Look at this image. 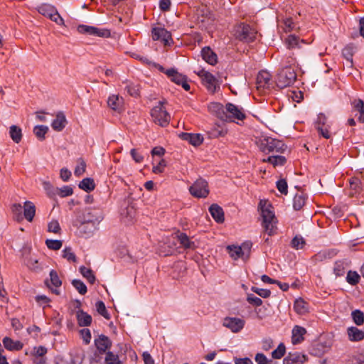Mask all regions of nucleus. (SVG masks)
Listing matches in <instances>:
<instances>
[{"mask_svg":"<svg viewBox=\"0 0 364 364\" xmlns=\"http://www.w3.org/2000/svg\"><path fill=\"white\" fill-rule=\"evenodd\" d=\"M296 80V73L293 68L285 66L277 74V86L281 89L292 85Z\"/></svg>","mask_w":364,"mask_h":364,"instance_id":"1","label":"nucleus"},{"mask_svg":"<svg viewBox=\"0 0 364 364\" xmlns=\"http://www.w3.org/2000/svg\"><path fill=\"white\" fill-rule=\"evenodd\" d=\"M260 149L265 154H282L287 149L284 143L280 140L267 138L261 141Z\"/></svg>","mask_w":364,"mask_h":364,"instance_id":"2","label":"nucleus"},{"mask_svg":"<svg viewBox=\"0 0 364 364\" xmlns=\"http://www.w3.org/2000/svg\"><path fill=\"white\" fill-rule=\"evenodd\" d=\"M151 116L154 122L161 127H166L170 122V114L167 112L163 105L162 102H159L151 110Z\"/></svg>","mask_w":364,"mask_h":364,"instance_id":"3","label":"nucleus"},{"mask_svg":"<svg viewBox=\"0 0 364 364\" xmlns=\"http://www.w3.org/2000/svg\"><path fill=\"white\" fill-rule=\"evenodd\" d=\"M225 114L227 117L225 118L224 122H226L238 124L239 121H243L246 118L244 109L230 102L226 104Z\"/></svg>","mask_w":364,"mask_h":364,"instance_id":"4","label":"nucleus"},{"mask_svg":"<svg viewBox=\"0 0 364 364\" xmlns=\"http://www.w3.org/2000/svg\"><path fill=\"white\" fill-rule=\"evenodd\" d=\"M237 39L247 43L252 42L256 38V31L249 25L241 23L235 30Z\"/></svg>","mask_w":364,"mask_h":364,"instance_id":"5","label":"nucleus"},{"mask_svg":"<svg viewBox=\"0 0 364 364\" xmlns=\"http://www.w3.org/2000/svg\"><path fill=\"white\" fill-rule=\"evenodd\" d=\"M198 75L208 92L215 93L220 88L217 78L212 73L202 70L198 73Z\"/></svg>","mask_w":364,"mask_h":364,"instance_id":"6","label":"nucleus"},{"mask_svg":"<svg viewBox=\"0 0 364 364\" xmlns=\"http://www.w3.org/2000/svg\"><path fill=\"white\" fill-rule=\"evenodd\" d=\"M189 191L196 198H206L209 193L208 182L204 179L199 178L190 186Z\"/></svg>","mask_w":364,"mask_h":364,"instance_id":"7","label":"nucleus"},{"mask_svg":"<svg viewBox=\"0 0 364 364\" xmlns=\"http://www.w3.org/2000/svg\"><path fill=\"white\" fill-rule=\"evenodd\" d=\"M315 127L319 134L323 138L330 139L331 137V126L328 123L327 117L325 114L320 113L318 115Z\"/></svg>","mask_w":364,"mask_h":364,"instance_id":"8","label":"nucleus"},{"mask_svg":"<svg viewBox=\"0 0 364 364\" xmlns=\"http://www.w3.org/2000/svg\"><path fill=\"white\" fill-rule=\"evenodd\" d=\"M77 30L80 33L88 34L94 36L108 37L110 35V32L107 29H101L95 26L83 24L79 25Z\"/></svg>","mask_w":364,"mask_h":364,"instance_id":"9","label":"nucleus"},{"mask_svg":"<svg viewBox=\"0 0 364 364\" xmlns=\"http://www.w3.org/2000/svg\"><path fill=\"white\" fill-rule=\"evenodd\" d=\"M166 74L172 82L181 85L186 91L190 90V85L187 82L186 76L178 73L176 70L173 68L168 69L166 71Z\"/></svg>","mask_w":364,"mask_h":364,"instance_id":"10","label":"nucleus"},{"mask_svg":"<svg viewBox=\"0 0 364 364\" xmlns=\"http://www.w3.org/2000/svg\"><path fill=\"white\" fill-rule=\"evenodd\" d=\"M245 320L236 317H225L223 325L233 333L240 332L245 326Z\"/></svg>","mask_w":364,"mask_h":364,"instance_id":"11","label":"nucleus"},{"mask_svg":"<svg viewBox=\"0 0 364 364\" xmlns=\"http://www.w3.org/2000/svg\"><path fill=\"white\" fill-rule=\"evenodd\" d=\"M256 85L258 90H269L272 85L270 73L264 70L259 72L257 76Z\"/></svg>","mask_w":364,"mask_h":364,"instance_id":"12","label":"nucleus"},{"mask_svg":"<svg viewBox=\"0 0 364 364\" xmlns=\"http://www.w3.org/2000/svg\"><path fill=\"white\" fill-rule=\"evenodd\" d=\"M50 280H46V284L47 287L52 291L53 293L56 295L60 294V291L58 288L61 286L62 282L58 277L57 272L54 269H52L50 272Z\"/></svg>","mask_w":364,"mask_h":364,"instance_id":"13","label":"nucleus"},{"mask_svg":"<svg viewBox=\"0 0 364 364\" xmlns=\"http://www.w3.org/2000/svg\"><path fill=\"white\" fill-rule=\"evenodd\" d=\"M154 41H161L165 45L169 44L171 41V33L164 28H154L151 31Z\"/></svg>","mask_w":364,"mask_h":364,"instance_id":"14","label":"nucleus"},{"mask_svg":"<svg viewBox=\"0 0 364 364\" xmlns=\"http://www.w3.org/2000/svg\"><path fill=\"white\" fill-rule=\"evenodd\" d=\"M208 110L212 114H215L218 118L224 122L225 118L227 117L225 114L226 105L223 106L220 102H210L208 106Z\"/></svg>","mask_w":364,"mask_h":364,"instance_id":"15","label":"nucleus"},{"mask_svg":"<svg viewBox=\"0 0 364 364\" xmlns=\"http://www.w3.org/2000/svg\"><path fill=\"white\" fill-rule=\"evenodd\" d=\"M259 207L261 210V215L262 217V221L276 220L273 208L270 204H268L266 201L260 200Z\"/></svg>","mask_w":364,"mask_h":364,"instance_id":"16","label":"nucleus"},{"mask_svg":"<svg viewBox=\"0 0 364 364\" xmlns=\"http://www.w3.org/2000/svg\"><path fill=\"white\" fill-rule=\"evenodd\" d=\"M95 344L98 351L103 353H107L106 350L111 348L112 342L107 336L100 335L95 340Z\"/></svg>","mask_w":364,"mask_h":364,"instance_id":"17","label":"nucleus"},{"mask_svg":"<svg viewBox=\"0 0 364 364\" xmlns=\"http://www.w3.org/2000/svg\"><path fill=\"white\" fill-rule=\"evenodd\" d=\"M180 137L194 146L200 145L203 141V137L200 134L183 132L180 134Z\"/></svg>","mask_w":364,"mask_h":364,"instance_id":"18","label":"nucleus"},{"mask_svg":"<svg viewBox=\"0 0 364 364\" xmlns=\"http://www.w3.org/2000/svg\"><path fill=\"white\" fill-rule=\"evenodd\" d=\"M228 133V129L225 124H215L208 132L210 138L217 139L225 136Z\"/></svg>","mask_w":364,"mask_h":364,"instance_id":"19","label":"nucleus"},{"mask_svg":"<svg viewBox=\"0 0 364 364\" xmlns=\"http://www.w3.org/2000/svg\"><path fill=\"white\" fill-rule=\"evenodd\" d=\"M305 328L300 326H295L292 329L291 343L294 345L301 343L304 340V336L306 334Z\"/></svg>","mask_w":364,"mask_h":364,"instance_id":"20","label":"nucleus"},{"mask_svg":"<svg viewBox=\"0 0 364 364\" xmlns=\"http://www.w3.org/2000/svg\"><path fill=\"white\" fill-rule=\"evenodd\" d=\"M102 220L101 215H94L91 211L87 213L85 220L82 222V229L86 225H91L92 228H96V224H98Z\"/></svg>","mask_w":364,"mask_h":364,"instance_id":"21","label":"nucleus"},{"mask_svg":"<svg viewBox=\"0 0 364 364\" xmlns=\"http://www.w3.org/2000/svg\"><path fill=\"white\" fill-rule=\"evenodd\" d=\"M67 124V120L65 114L62 112H59L55 117V119L52 122L51 127L53 130L56 132L62 131Z\"/></svg>","mask_w":364,"mask_h":364,"instance_id":"22","label":"nucleus"},{"mask_svg":"<svg viewBox=\"0 0 364 364\" xmlns=\"http://www.w3.org/2000/svg\"><path fill=\"white\" fill-rule=\"evenodd\" d=\"M201 55L203 59L210 65H214L218 62L217 55L210 47L203 48L201 50Z\"/></svg>","mask_w":364,"mask_h":364,"instance_id":"23","label":"nucleus"},{"mask_svg":"<svg viewBox=\"0 0 364 364\" xmlns=\"http://www.w3.org/2000/svg\"><path fill=\"white\" fill-rule=\"evenodd\" d=\"M347 334L348 339L353 342H358L364 339V331L355 326L348 328Z\"/></svg>","mask_w":364,"mask_h":364,"instance_id":"24","label":"nucleus"},{"mask_svg":"<svg viewBox=\"0 0 364 364\" xmlns=\"http://www.w3.org/2000/svg\"><path fill=\"white\" fill-rule=\"evenodd\" d=\"M76 318L80 326H89L92 321V316L81 309L77 311Z\"/></svg>","mask_w":364,"mask_h":364,"instance_id":"25","label":"nucleus"},{"mask_svg":"<svg viewBox=\"0 0 364 364\" xmlns=\"http://www.w3.org/2000/svg\"><path fill=\"white\" fill-rule=\"evenodd\" d=\"M209 212L217 223L224 221V212L223 208L217 204H213L209 208Z\"/></svg>","mask_w":364,"mask_h":364,"instance_id":"26","label":"nucleus"},{"mask_svg":"<svg viewBox=\"0 0 364 364\" xmlns=\"http://www.w3.org/2000/svg\"><path fill=\"white\" fill-rule=\"evenodd\" d=\"M227 250L230 257L234 260H237L239 258L246 259L244 256V252H242V247H240L239 245H228L227 247Z\"/></svg>","mask_w":364,"mask_h":364,"instance_id":"27","label":"nucleus"},{"mask_svg":"<svg viewBox=\"0 0 364 364\" xmlns=\"http://www.w3.org/2000/svg\"><path fill=\"white\" fill-rule=\"evenodd\" d=\"M36 214V207L31 201H26L23 205V215L28 221L31 222Z\"/></svg>","mask_w":364,"mask_h":364,"instance_id":"28","label":"nucleus"},{"mask_svg":"<svg viewBox=\"0 0 364 364\" xmlns=\"http://www.w3.org/2000/svg\"><path fill=\"white\" fill-rule=\"evenodd\" d=\"M38 11L41 15L50 18H52L53 14L57 11V9L54 6L51 4H42L38 7Z\"/></svg>","mask_w":364,"mask_h":364,"instance_id":"29","label":"nucleus"},{"mask_svg":"<svg viewBox=\"0 0 364 364\" xmlns=\"http://www.w3.org/2000/svg\"><path fill=\"white\" fill-rule=\"evenodd\" d=\"M285 43L288 48H300V43H306L303 39H300L299 37L294 34H290L285 39Z\"/></svg>","mask_w":364,"mask_h":364,"instance_id":"30","label":"nucleus"},{"mask_svg":"<svg viewBox=\"0 0 364 364\" xmlns=\"http://www.w3.org/2000/svg\"><path fill=\"white\" fill-rule=\"evenodd\" d=\"M2 342L5 348L9 350H19L22 349L23 346L21 341H14L9 337H5Z\"/></svg>","mask_w":364,"mask_h":364,"instance_id":"31","label":"nucleus"},{"mask_svg":"<svg viewBox=\"0 0 364 364\" xmlns=\"http://www.w3.org/2000/svg\"><path fill=\"white\" fill-rule=\"evenodd\" d=\"M279 27L285 32L289 33L295 31L296 28V23H295L291 18H286L282 19L279 23Z\"/></svg>","mask_w":364,"mask_h":364,"instance_id":"32","label":"nucleus"},{"mask_svg":"<svg viewBox=\"0 0 364 364\" xmlns=\"http://www.w3.org/2000/svg\"><path fill=\"white\" fill-rule=\"evenodd\" d=\"M294 309L299 314H305L309 311L308 304L301 298L297 299L294 301Z\"/></svg>","mask_w":364,"mask_h":364,"instance_id":"33","label":"nucleus"},{"mask_svg":"<svg viewBox=\"0 0 364 364\" xmlns=\"http://www.w3.org/2000/svg\"><path fill=\"white\" fill-rule=\"evenodd\" d=\"M178 239L185 249L194 250L196 247L195 242L191 241L186 233H180Z\"/></svg>","mask_w":364,"mask_h":364,"instance_id":"34","label":"nucleus"},{"mask_svg":"<svg viewBox=\"0 0 364 364\" xmlns=\"http://www.w3.org/2000/svg\"><path fill=\"white\" fill-rule=\"evenodd\" d=\"M9 135L15 143H19L22 139L21 129L16 125H11L9 127Z\"/></svg>","mask_w":364,"mask_h":364,"instance_id":"35","label":"nucleus"},{"mask_svg":"<svg viewBox=\"0 0 364 364\" xmlns=\"http://www.w3.org/2000/svg\"><path fill=\"white\" fill-rule=\"evenodd\" d=\"M122 105V99L117 95H112L108 97L107 105L112 109L119 110Z\"/></svg>","mask_w":364,"mask_h":364,"instance_id":"36","label":"nucleus"},{"mask_svg":"<svg viewBox=\"0 0 364 364\" xmlns=\"http://www.w3.org/2000/svg\"><path fill=\"white\" fill-rule=\"evenodd\" d=\"M95 184L94 180L90 178H85L82 179L79 183V188L86 192L92 191L95 189Z\"/></svg>","mask_w":364,"mask_h":364,"instance_id":"37","label":"nucleus"},{"mask_svg":"<svg viewBox=\"0 0 364 364\" xmlns=\"http://www.w3.org/2000/svg\"><path fill=\"white\" fill-rule=\"evenodd\" d=\"M80 272L91 284L95 282L96 278L91 269L82 266L80 267Z\"/></svg>","mask_w":364,"mask_h":364,"instance_id":"38","label":"nucleus"},{"mask_svg":"<svg viewBox=\"0 0 364 364\" xmlns=\"http://www.w3.org/2000/svg\"><path fill=\"white\" fill-rule=\"evenodd\" d=\"M286 158L280 155H272L264 159V161H267L272 164L274 166H283L286 163Z\"/></svg>","mask_w":364,"mask_h":364,"instance_id":"39","label":"nucleus"},{"mask_svg":"<svg viewBox=\"0 0 364 364\" xmlns=\"http://www.w3.org/2000/svg\"><path fill=\"white\" fill-rule=\"evenodd\" d=\"M262 226L268 235L272 236L276 232V220L262 221Z\"/></svg>","mask_w":364,"mask_h":364,"instance_id":"40","label":"nucleus"},{"mask_svg":"<svg viewBox=\"0 0 364 364\" xmlns=\"http://www.w3.org/2000/svg\"><path fill=\"white\" fill-rule=\"evenodd\" d=\"M360 277L358 273L355 271H348L346 276V282L352 285L355 286L360 282Z\"/></svg>","mask_w":364,"mask_h":364,"instance_id":"41","label":"nucleus"},{"mask_svg":"<svg viewBox=\"0 0 364 364\" xmlns=\"http://www.w3.org/2000/svg\"><path fill=\"white\" fill-rule=\"evenodd\" d=\"M306 203V198L302 194H296L293 200V207L295 210H300Z\"/></svg>","mask_w":364,"mask_h":364,"instance_id":"42","label":"nucleus"},{"mask_svg":"<svg viewBox=\"0 0 364 364\" xmlns=\"http://www.w3.org/2000/svg\"><path fill=\"white\" fill-rule=\"evenodd\" d=\"M346 272V264L344 261H336L334 263L333 273L336 277L343 276Z\"/></svg>","mask_w":364,"mask_h":364,"instance_id":"43","label":"nucleus"},{"mask_svg":"<svg viewBox=\"0 0 364 364\" xmlns=\"http://www.w3.org/2000/svg\"><path fill=\"white\" fill-rule=\"evenodd\" d=\"M351 316L353 322L358 325L360 326L364 323V313L358 309L353 311L351 313Z\"/></svg>","mask_w":364,"mask_h":364,"instance_id":"44","label":"nucleus"},{"mask_svg":"<svg viewBox=\"0 0 364 364\" xmlns=\"http://www.w3.org/2000/svg\"><path fill=\"white\" fill-rule=\"evenodd\" d=\"M105 362L106 364H122V362L119 360V356L112 351H107L106 353Z\"/></svg>","mask_w":364,"mask_h":364,"instance_id":"45","label":"nucleus"},{"mask_svg":"<svg viewBox=\"0 0 364 364\" xmlns=\"http://www.w3.org/2000/svg\"><path fill=\"white\" fill-rule=\"evenodd\" d=\"M48 131V127L44 125H38L33 129L35 135L40 140H43L45 139V135Z\"/></svg>","mask_w":364,"mask_h":364,"instance_id":"46","label":"nucleus"},{"mask_svg":"<svg viewBox=\"0 0 364 364\" xmlns=\"http://www.w3.org/2000/svg\"><path fill=\"white\" fill-rule=\"evenodd\" d=\"M72 285L81 295H85L87 291L86 285L80 279H73Z\"/></svg>","mask_w":364,"mask_h":364,"instance_id":"47","label":"nucleus"},{"mask_svg":"<svg viewBox=\"0 0 364 364\" xmlns=\"http://www.w3.org/2000/svg\"><path fill=\"white\" fill-rule=\"evenodd\" d=\"M286 352V347L283 343L279 344L277 348L272 352V357L274 359L282 358Z\"/></svg>","mask_w":364,"mask_h":364,"instance_id":"48","label":"nucleus"},{"mask_svg":"<svg viewBox=\"0 0 364 364\" xmlns=\"http://www.w3.org/2000/svg\"><path fill=\"white\" fill-rule=\"evenodd\" d=\"M350 188L354 191L352 195L359 193L361 190L360 180L357 177H353L349 181Z\"/></svg>","mask_w":364,"mask_h":364,"instance_id":"49","label":"nucleus"},{"mask_svg":"<svg viewBox=\"0 0 364 364\" xmlns=\"http://www.w3.org/2000/svg\"><path fill=\"white\" fill-rule=\"evenodd\" d=\"M166 166V163L164 159H161L158 162H156V163H155V161H154L152 171L154 173H161L164 171Z\"/></svg>","mask_w":364,"mask_h":364,"instance_id":"50","label":"nucleus"},{"mask_svg":"<svg viewBox=\"0 0 364 364\" xmlns=\"http://www.w3.org/2000/svg\"><path fill=\"white\" fill-rule=\"evenodd\" d=\"M95 307L97 312L102 316L104 318L109 319V314L107 311L105 303L102 301H98L95 304Z\"/></svg>","mask_w":364,"mask_h":364,"instance_id":"51","label":"nucleus"},{"mask_svg":"<svg viewBox=\"0 0 364 364\" xmlns=\"http://www.w3.org/2000/svg\"><path fill=\"white\" fill-rule=\"evenodd\" d=\"M62 257L69 262H76V256L70 247H67L63 250Z\"/></svg>","mask_w":364,"mask_h":364,"instance_id":"52","label":"nucleus"},{"mask_svg":"<svg viewBox=\"0 0 364 364\" xmlns=\"http://www.w3.org/2000/svg\"><path fill=\"white\" fill-rule=\"evenodd\" d=\"M291 247L296 250L302 249L305 245L304 239L301 236H295L291 240Z\"/></svg>","mask_w":364,"mask_h":364,"instance_id":"53","label":"nucleus"},{"mask_svg":"<svg viewBox=\"0 0 364 364\" xmlns=\"http://www.w3.org/2000/svg\"><path fill=\"white\" fill-rule=\"evenodd\" d=\"M46 244L47 247L53 250H60L62 247V241L58 240H46Z\"/></svg>","mask_w":364,"mask_h":364,"instance_id":"54","label":"nucleus"},{"mask_svg":"<svg viewBox=\"0 0 364 364\" xmlns=\"http://www.w3.org/2000/svg\"><path fill=\"white\" fill-rule=\"evenodd\" d=\"M73 193V190L70 186H64L62 188L58 189V195L61 198L70 196Z\"/></svg>","mask_w":364,"mask_h":364,"instance_id":"55","label":"nucleus"},{"mask_svg":"<svg viewBox=\"0 0 364 364\" xmlns=\"http://www.w3.org/2000/svg\"><path fill=\"white\" fill-rule=\"evenodd\" d=\"M247 301L249 304H250L253 306H255L257 307L260 306L263 303L262 300L260 298L255 296L252 294L247 295Z\"/></svg>","mask_w":364,"mask_h":364,"instance_id":"56","label":"nucleus"},{"mask_svg":"<svg viewBox=\"0 0 364 364\" xmlns=\"http://www.w3.org/2000/svg\"><path fill=\"white\" fill-rule=\"evenodd\" d=\"M251 290L262 298H268L271 294L270 290L266 289H259L256 287H252Z\"/></svg>","mask_w":364,"mask_h":364,"instance_id":"57","label":"nucleus"},{"mask_svg":"<svg viewBox=\"0 0 364 364\" xmlns=\"http://www.w3.org/2000/svg\"><path fill=\"white\" fill-rule=\"evenodd\" d=\"M346 364H364V353L353 356Z\"/></svg>","mask_w":364,"mask_h":364,"instance_id":"58","label":"nucleus"},{"mask_svg":"<svg viewBox=\"0 0 364 364\" xmlns=\"http://www.w3.org/2000/svg\"><path fill=\"white\" fill-rule=\"evenodd\" d=\"M277 188L278 189V191L282 193V194H284V195H287V192H288V186H287V183L286 181V180L284 179H280L277 182Z\"/></svg>","mask_w":364,"mask_h":364,"instance_id":"59","label":"nucleus"},{"mask_svg":"<svg viewBox=\"0 0 364 364\" xmlns=\"http://www.w3.org/2000/svg\"><path fill=\"white\" fill-rule=\"evenodd\" d=\"M296 62V59L292 56L291 53H289L288 55H285L282 59V64L284 67L289 66L292 68V65H294Z\"/></svg>","mask_w":364,"mask_h":364,"instance_id":"60","label":"nucleus"},{"mask_svg":"<svg viewBox=\"0 0 364 364\" xmlns=\"http://www.w3.org/2000/svg\"><path fill=\"white\" fill-rule=\"evenodd\" d=\"M125 90L127 92L133 97H136L139 95V88L137 85H134L133 83H129L126 85Z\"/></svg>","mask_w":364,"mask_h":364,"instance_id":"61","label":"nucleus"},{"mask_svg":"<svg viewBox=\"0 0 364 364\" xmlns=\"http://www.w3.org/2000/svg\"><path fill=\"white\" fill-rule=\"evenodd\" d=\"M81 338L85 344H89L91 341V333L88 328H83L80 331Z\"/></svg>","mask_w":364,"mask_h":364,"instance_id":"62","label":"nucleus"},{"mask_svg":"<svg viewBox=\"0 0 364 364\" xmlns=\"http://www.w3.org/2000/svg\"><path fill=\"white\" fill-rule=\"evenodd\" d=\"M252 247V243L250 241H245L240 246V247H242V252L246 259L249 257Z\"/></svg>","mask_w":364,"mask_h":364,"instance_id":"63","label":"nucleus"},{"mask_svg":"<svg viewBox=\"0 0 364 364\" xmlns=\"http://www.w3.org/2000/svg\"><path fill=\"white\" fill-rule=\"evenodd\" d=\"M86 168V164L83 160H81L75 168L74 173L76 176H80L84 173Z\"/></svg>","mask_w":364,"mask_h":364,"instance_id":"64","label":"nucleus"}]
</instances>
